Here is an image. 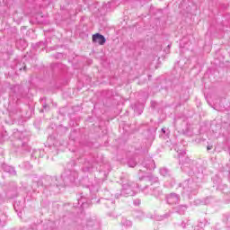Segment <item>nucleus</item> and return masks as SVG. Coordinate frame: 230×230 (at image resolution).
Masks as SVG:
<instances>
[{"label": "nucleus", "instance_id": "nucleus-49", "mask_svg": "<svg viewBox=\"0 0 230 230\" xmlns=\"http://www.w3.org/2000/svg\"><path fill=\"white\" fill-rule=\"evenodd\" d=\"M40 44H42V43H39L38 46H40Z\"/></svg>", "mask_w": 230, "mask_h": 230}, {"label": "nucleus", "instance_id": "nucleus-3", "mask_svg": "<svg viewBox=\"0 0 230 230\" xmlns=\"http://www.w3.org/2000/svg\"><path fill=\"white\" fill-rule=\"evenodd\" d=\"M179 161L181 164V169L182 172H187L190 173H197V171L193 168V164H191V160L190 157L186 156V151H182L179 154Z\"/></svg>", "mask_w": 230, "mask_h": 230}, {"label": "nucleus", "instance_id": "nucleus-7", "mask_svg": "<svg viewBox=\"0 0 230 230\" xmlns=\"http://www.w3.org/2000/svg\"><path fill=\"white\" fill-rule=\"evenodd\" d=\"M183 190L187 191V193H191L192 195H197L199 191V184L193 181V179L186 180L183 183Z\"/></svg>", "mask_w": 230, "mask_h": 230}, {"label": "nucleus", "instance_id": "nucleus-48", "mask_svg": "<svg viewBox=\"0 0 230 230\" xmlns=\"http://www.w3.org/2000/svg\"><path fill=\"white\" fill-rule=\"evenodd\" d=\"M46 4H49V1H48Z\"/></svg>", "mask_w": 230, "mask_h": 230}, {"label": "nucleus", "instance_id": "nucleus-33", "mask_svg": "<svg viewBox=\"0 0 230 230\" xmlns=\"http://www.w3.org/2000/svg\"><path fill=\"white\" fill-rule=\"evenodd\" d=\"M78 204H81V208H85L87 206V203L84 201V196H81V199H78Z\"/></svg>", "mask_w": 230, "mask_h": 230}, {"label": "nucleus", "instance_id": "nucleus-21", "mask_svg": "<svg viewBox=\"0 0 230 230\" xmlns=\"http://www.w3.org/2000/svg\"><path fill=\"white\" fill-rule=\"evenodd\" d=\"M151 195H153L156 199H159V197L163 195V190L159 187L153 188Z\"/></svg>", "mask_w": 230, "mask_h": 230}, {"label": "nucleus", "instance_id": "nucleus-39", "mask_svg": "<svg viewBox=\"0 0 230 230\" xmlns=\"http://www.w3.org/2000/svg\"><path fill=\"white\" fill-rule=\"evenodd\" d=\"M139 204H141V200L140 199H135L134 200V205L135 206H139Z\"/></svg>", "mask_w": 230, "mask_h": 230}, {"label": "nucleus", "instance_id": "nucleus-42", "mask_svg": "<svg viewBox=\"0 0 230 230\" xmlns=\"http://www.w3.org/2000/svg\"><path fill=\"white\" fill-rule=\"evenodd\" d=\"M163 218H170V213H167L163 216Z\"/></svg>", "mask_w": 230, "mask_h": 230}, {"label": "nucleus", "instance_id": "nucleus-18", "mask_svg": "<svg viewBox=\"0 0 230 230\" xmlns=\"http://www.w3.org/2000/svg\"><path fill=\"white\" fill-rule=\"evenodd\" d=\"M28 43L26 42V40L23 39H19L16 40V48H18L19 49H24L25 48H27Z\"/></svg>", "mask_w": 230, "mask_h": 230}, {"label": "nucleus", "instance_id": "nucleus-46", "mask_svg": "<svg viewBox=\"0 0 230 230\" xmlns=\"http://www.w3.org/2000/svg\"><path fill=\"white\" fill-rule=\"evenodd\" d=\"M31 157H35V155L31 154Z\"/></svg>", "mask_w": 230, "mask_h": 230}, {"label": "nucleus", "instance_id": "nucleus-31", "mask_svg": "<svg viewBox=\"0 0 230 230\" xmlns=\"http://www.w3.org/2000/svg\"><path fill=\"white\" fill-rule=\"evenodd\" d=\"M134 111L140 116V114H143V106L141 108L137 107V105H135Z\"/></svg>", "mask_w": 230, "mask_h": 230}, {"label": "nucleus", "instance_id": "nucleus-38", "mask_svg": "<svg viewBox=\"0 0 230 230\" xmlns=\"http://www.w3.org/2000/svg\"><path fill=\"white\" fill-rule=\"evenodd\" d=\"M42 107L45 111H49V105H48L47 103L42 104Z\"/></svg>", "mask_w": 230, "mask_h": 230}, {"label": "nucleus", "instance_id": "nucleus-19", "mask_svg": "<svg viewBox=\"0 0 230 230\" xmlns=\"http://www.w3.org/2000/svg\"><path fill=\"white\" fill-rule=\"evenodd\" d=\"M187 209L188 205H179L174 208L175 212L178 213L179 215H184Z\"/></svg>", "mask_w": 230, "mask_h": 230}, {"label": "nucleus", "instance_id": "nucleus-34", "mask_svg": "<svg viewBox=\"0 0 230 230\" xmlns=\"http://www.w3.org/2000/svg\"><path fill=\"white\" fill-rule=\"evenodd\" d=\"M193 204H194V206H200L203 204V201H202V199H195L193 201Z\"/></svg>", "mask_w": 230, "mask_h": 230}, {"label": "nucleus", "instance_id": "nucleus-23", "mask_svg": "<svg viewBox=\"0 0 230 230\" xmlns=\"http://www.w3.org/2000/svg\"><path fill=\"white\" fill-rule=\"evenodd\" d=\"M6 224V215L0 211V227H4Z\"/></svg>", "mask_w": 230, "mask_h": 230}, {"label": "nucleus", "instance_id": "nucleus-22", "mask_svg": "<svg viewBox=\"0 0 230 230\" xmlns=\"http://www.w3.org/2000/svg\"><path fill=\"white\" fill-rule=\"evenodd\" d=\"M120 225L123 226V227H132V221L123 217L121 219V222H120Z\"/></svg>", "mask_w": 230, "mask_h": 230}, {"label": "nucleus", "instance_id": "nucleus-5", "mask_svg": "<svg viewBox=\"0 0 230 230\" xmlns=\"http://www.w3.org/2000/svg\"><path fill=\"white\" fill-rule=\"evenodd\" d=\"M61 179L63 180L64 186L66 184H73L78 179V172L75 169H67L61 176Z\"/></svg>", "mask_w": 230, "mask_h": 230}, {"label": "nucleus", "instance_id": "nucleus-12", "mask_svg": "<svg viewBox=\"0 0 230 230\" xmlns=\"http://www.w3.org/2000/svg\"><path fill=\"white\" fill-rule=\"evenodd\" d=\"M92 39L93 43L99 44L100 46H103L105 42H107V39H105V36L100 33L93 34Z\"/></svg>", "mask_w": 230, "mask_h": 230}, {"label": "nucleus", "instance_id": "nucleus-32", "mask_svg": "<svg viewBox=\"0 0 230 230\" xmlns=\"http://www.w3.org/2000/svg\"><path fill=\"white\" fill-rule=\"evenodd\" d=\"M199 226L200 227H204V226H208V221H207V219H206V218L200 219Z\"/></svg>", "mask_w": 230, "mask_h": 230}, {"label": "nucleus", "instance_id": "nucleus-29", "mask_svg": "<svg viewBox=\"0 0 230 230\" xmlns=\"http://www.w3.org/2000/svg\"><path fill=\"white\" fill-rule=\"evenodd\" d=\"M75 166H76V162L75 160H71L67 164V170H73V168H75Z\"/></svg>", "mask_w": 230, "mask_h": 230}, {"label": "nucleus", "instance_id": "nucleus-50", "mask_svg": "<svg viewBox=\"0 0 230 230\" xmlns=\"http://www.w3.org/2000/svg\"><path fill=\"white\" fill-rule=\"evenodd\" d=\"M100 173H103L102 171H100Z\"/></svg>", "mask_w": 230, "mask_h": 230}, {"label": "nucleus", "instance_id": "nucleus-37", "mask_svg": "<svg viewBox=\"0 0 230 230\" xmlns=\"http://www.w3.org/2000/svg\"><path fill=\"white\" fill-rule=\"evenodd\" d=\"M108 215H109V217H113V218L118 217V215H116L114 212H109Z\"/></svg>", "mask_w": 230, "mask_h": 230}, {"label": "nucleus", "instance_id": "nucleus-15", "mask_svg": "<svg viewBox=\"0 0 230 230\" xmlns=\"http://www.w3.org/2000/svg\"><path fill=\"white\" fill-rule=\"evenodd\" d=\"M2 170L5 172L6 173H9V175L15 176L17 175V171H15V167L8 165L6 164H3L1 166Z\"/></svg>", "mask_w": 230, "mask_h": 230}, {"label": "nucleus", "instance_id": "nucleus-11", "mask_svg": "<svg viewBox=\"0 0 230 230\" xmlns=\"http://www.w3.org/2000/svg\"><path fill=\"white\" fill-rule=\"evenodd\" d=\"M141 164L146 170H155V162L154 161V159H152V157L144 158V161Z\"/></svg>", "mask_w": 230, "mask_h": 230}, {"label": "nucleus", "instance_id": "nucleus-40", "mask_svg": "<svg viewBox=\"0 0 230 230\" xmlns=\"http://www.w3.org/2000/svg\"><path fill=\"white\" fill-rule=\"evenodd\" d=\"M79 12H82V7H81V6H78V7L75 9V15H76V13H78Z\"/></svg>", "mask_w": 230, "mask_h": 230}, {"label": "nucleus", "instance_id": "nucleus-13", "mask_svg": "<svg viewBox=\"0 0 230 230\" xmlns=\"http://www.w3.org/2000/svg\"><path fill=\"white\" fill-rule=\"evenodd\" d=\"M97 204H102V206L103 208H108L110 209H114L115 205H114V201L111 199H100L97 200Z\"/></svg>", "mask_w": 230, "mask_h": 230}, {"label": "nucleus", "instance_id": "nucleus-24", "mask_svg": "<svg viewBox=\"0 0 230 230\" xmlns=\"http://www.w3.org/2000/svg\"><path fill=\"white\" fill-rule=\"evenodd\" d=\"M20 93L16 94V98L19 100V98H22V87L21 85H16L14 87V93Z\"/></svg>", "mask_w": 230, "mask_h": 230}, {"label": "nucleus", "instance_id": "nucleus-2", "mask_svg": "<svg viewBox=\"0 0 230 230\" xmlns=\"http://www.w3.org/2000/svg\"><path fill=\"white\" fill-rule=\"evenodd\" d=\"M120 184L122 186V190L119 192H117L114 194L115 199H119L120 197H134L136 195V191L134 190V188L136 186H139L137 183H134L127 178V175L123 174L120 176Z\"/></svg>", "mask_w": 230, "mask_h": 230}, {"label": "nucleus", "instance_id": "nucleus-25", "mask_svg": "<svg viewBox=\"0 0 230 230\" xmlns=\"http://www.w3.org/2000/svg\"><path fill=\"white\" fill-rule=\"evenodd\" d=\"M146 181L155 183V182H159V178L150 174L146 178Z\"/></svg>", "mask_w": 230, "mask_h": 230}, {"label": "nucleus", "instance_id": "nucleus-41", "mask_svg": "<svg viewBox=\"0 0 230 230\" xmlns=\"http://www.w3.org/2000/svg\"><path fill=\"white\" fill-rule=\"evenodd\" d=\"M37 229V226L34 225L32 226H31L30 228H28L27 230H36Z\"/></svg>", "mask_w": 230, "mask_h": 230}, {"label": "nucleus", "instance_id": "nucleus-4", "mask_svg": "<svg viewBox=\"0 0 230 230\" xmlns=\"http://www.w3.org/2000/svg\"><path fill=\"white\" fill-rule=\"evenodd\" d=\"M77 159L83 164L82 172L84 173H93V170H94V159L87 156L77 157Z\"/></svg>", "mask_w": 230, "mask_h": 230}, {"label": "nucleus", "instance_id": "nucleus-43", "mask_svg": "<svg viewBox=\"0 0 230 230\" xmlns=\"http://www.w3.org/2000/svg\"><path fill=\"white\" fill-rule=\"evenodd\" d=\"M103 175H104V179H107V176L109 175V171L104 172Z\"/></svg>", "mask_w": 230, "mask_h": 230}, {"label": "nucleus", "instance_id": "nucleus-28", "mask_svg": "<svg viewBox=\"0 0 230 230\" xmlns=\"http://www.w3.org/2000/svg\"><path fill=\"white\" fill-rule=\"evenodd\" d=\"M160 103L155 101H151V108L156 109L157 111H161Z\"/></svg>", "mask_w": 230, "mask_h": 230}, {"label": "nucleus", "instance_id": "nucleus-45", "mask_svg": "<svg viewBox=\"0 0 230 230\" xmlns=\"http://www.w3.org/2000/svg\"><path fill=\"white\" fill-rule=\"evenodd\" d=\"M40 17H42V15L38 14V15L36 16V19H39Z\"/></svg>", "mask_w": 230, "mask_h": 230}, {"label": "nucleus", "instance_id": "nucleus-16", "mask_svg": "<svg viewBox=\"0 0 230 230\" xmlns=\"http://www.w3.org/2000/svg\"><path fill=\"white\" fill-rule=\"evenodd\" d=\"M81 136L82 134L80 133V129H74L70 133V139L72 141H78Z\"/></svg>", "mask_w": 230, "mask_h": 230}, {"label": "nucleus", "instance_id": "nucleus-1", "mask_svg": "<svg viewBox=\"0 0 230 230\" xmlns=\"http://www.w3.org/2000/svg\"><path fill=\"white\" fill-rule=\"evenodd\" d=\"M21 185L26 193L25 200L30 202L37 197V193H46L44 188L49 190V191H57L58 188L64 186V180L61 177L46 176L44 181L40 180L32 181L31 186L28 185V181H22Z\"/></svg>", "mask_w": 230, "mask_h": 230}, {"label": "nucleus", "instance_id": "nucleus-20", "mask_svg": "<svg viewBox=\"0 0 230 230\" xmlns=\"http://www.w3.org/2000/svg\"><path fill=\"white\" fill-rule=\"evenodd\" d=\"M13 208L16 211V213H21L22 209L24 208V205L21 201H15L13 204Z\"/></svg>", "mask_w": 230, "mask_h": 230}, {"label": "nucleus", "instance_id": "nucleus-47", "mask_svg": "<svg viewBox=\"0 0 230 230\" xmlns=\"http://www.w3.org/2000/svg\"><path fill=\"white\" fill-rule=\"evenodd\" d=\"M101 170H103V165H101Z\"/></svg>", "mask_w": 230, "mask_h": 230}, {"label": "nucleus", "instance_id": "nucleus-8", "mask_svg": "<svg viewBox=\"0 0 230 230\" xmlns=\"http://www.w3.org/2000/svg\"><path fill=\"white\" fill-rule=\"evenodd\" d=\"M7 199H15L19 196V188L15 181H11L5 193Z\"/></svg>", "mask_w": 230, "mask_h": 230}, {"label": "nucleus", "instance_id": "nucleus-14", "mask_svg": "<svg viewBox=\"0 0 230 230\" xmlns=\"http://www.w3.org/2000/svg\"><path fill=\"white\" fill-rule=\"evenodd\" d=\"M12 67L15 69V71H26V63L24 61H21L19 59H15L12 65Z\"/></svg>", "mask_w": 230, "mask_h": 230}, {"label": "nucleus", "instance_id": "nucleus-27", "mask_svg": "<svg viewBox=\"0 0 230 230\" xmlns=\"http://www.w3.org/2000/svg\"><path fill=\"white\" fill-rule=\"evenodd\" d=\"M128 165L129 166V168H135V166L137 165V162H136V159L130 158V159L128 161Z\"/></svg>", "mask_w": 230, "mask_h": 230}, {"label": "nucleus", "instance_id": "nucleus-44", "mask_svg": "<svg viewBox=\"0 0 230 230\" xmlns=\"http://www.w3.org/2000/svg\"><path fill=\"white\" fill-rule=\"evenodd\" d=\"M213 148V146H208L207 150H211Z\"/></svg>", "mask_w": 230, "mask_h": 230}, {"label": "nucleus", "instance_id": "nucleus-10", "mask_svg": "<svg viewBox=\"0 0 230 230\" xmlns=\"http://www.w3.org/2000/svg\"><path fill=\"white\" fill-rule=\"evenodd\" d=\"M165 199H166L167 204H169L170 206H173V205L179 204V202H181V196L177 193L172 192V193L166 195Z\"/></svg>", "mask_w": 230, "mask_h": 230}, {"label": "nucleus", "instance_id": "nucleus-17", "mask_svg": "<svg viewBox=\"0 0 230 230\" xmlns=\"http://www.w3.org/2000/svg\"><path fill=\"white\" fill-rule=\"evenodd\" d=\"M138 188H140V191L144 193V195H152V190L154 187L148 185L141 187L138 185Z\"/></svg>", "mask_w": 230, "mask_h": 230}, {"label": "nucleus", "instance_id": "nucleus-6", "mask_svg": "<svg viewBox=\"0 0 230 230\" xmlns=\"http://www.w3.org/2000/svg\"><path fill=\"white\" fill-rule=\"evenodd\" d=\"M28 141H30V137L28 134L22 132L20 133L19 139L16 141V145L19 148L23 149L25 152H30L31 148L28 146Z\"/></svg>", "mask_w": 230, "mask_h": 230}, {"label": "nucleus", "instance_id": "nucleus-52", "mask_svg": "<svg viewBox=\"0 0 230 230\" xmlns=\"http://www.w3.org/2000/svg\"><path fill=\"white\" fill-rule=\"evenodd\" d=\"M168 48H170V45H168Z\"/></svg>", "mask_w": 230, "mask_h": 230}, {"label": "nucleus", "instance_id": "nucleus-35", "mask_svg": "<svg viewBox=\"0 0 230 230\" xmlns=\"http://www.w3.org/2000/svg\"><path fill=\"white\" fill-rule=\"evenodd\" d=\"M162 132H163V134H164L165 136H170V129H166V128H162Z\"/></svg>", "mask_w": 230, "mask_h": 230}, {"label": "nucleus", "instance_id": "nucleus-30", "mask_svg": "<svg viewBox=\"0 0 230 230\" xmlns=\"http://www.w3.org/2000/svg\"><path fill=\"white\" fill-rule=\"evenodd\" d=\"M211 200H213L212 197H207L204 199H202L203 205L208 206V204H211Z\"/></svg>", "mask_w": 230, "mask_h": 230}, {"label": "nucleus", "instance_id": "nucleus-9", "mask_svg": "<svg viewBox=\"0 0 230 230\" xmlns=\"http://www.w3.org/2000/svg\"><path fill=\"white\" fill-rule=\"evenodd\" d=\"M80 184L84 188H88L90 193H95V191H98V188H95V186L93 185V182L88 176L82 178L80 180Z\"/></svg>", "mask_w": 230, "mask_h": 230}, {"label": "nucleus", "instance_id": "nucleus-26", "mask_svg": "<svg viewBox=\"0 0 230 230\" xmlns=\"http://www.w3.org/2000/svg\"><path fill=\"white\" fill-rule=\"evenodd\" d=\"M160 173L163 175V177H168V175H170V170H168L166 167H163L160 169Z\"/></svg>", "mask_w": 230, "mask_h": 230}, {"label": "nucleus", "instance_id": "nucleus-36", "mask_svg": "<svg viewBox=\"0 0 230 230\" xmlns=\"http://www.w3.org/2000/svg\"><path fill=\"white\" fill-rule=\"evenodd\" d=\"M180 226H181V227H182V229H186V226H188V223L182 221Z\"/></svg>", "mask_w": 230, "mask_h": 230}, {"label": "nucleus", "instance_id": "nucleus-51", "mask_svg": "<svg viewBox=\"0 0 230 230\" xmlns=\"http://www.w3.org/2000/svg\"><path fill=\"white\" fill-rule=\"evenodd\" d=\"M42 100H46V98H43Z\"/></svg>", "mask_w": 230, "mask_h": 230}]
</instances>
